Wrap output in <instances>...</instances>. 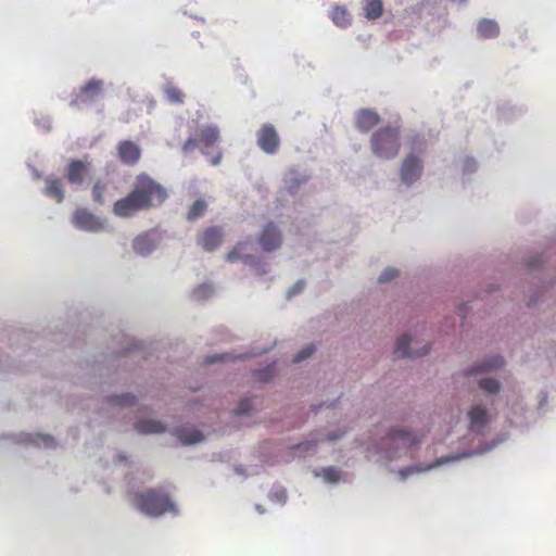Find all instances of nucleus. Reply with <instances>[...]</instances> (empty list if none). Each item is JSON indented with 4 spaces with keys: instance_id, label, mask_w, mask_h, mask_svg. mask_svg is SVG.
<instances>
[{
    "instance_id": "obj_8",
    "label": "nucleus",
    "mask_w": 556,
    "mask_h": 556,
    "mask_svg": "<svg viewBox=\"0 0 556 556\" xmlns=\"http://www.w3.org/2000/svg\"><path fill=\"white\" fill-rule=\"evenodd\" d=\"M256 143H258L262 152L266 154L276 153L279 150L280 138L275 126L271 124L261 126L258 134H256Z\"/></svg>"
},
{
    "instance_id": "obj_11",
    "label": "nucleus",
    "mask_w": 556,
    "mask_h": 556,
    "mask_svg": "<svg viewBox=\"0 0 556 556\" xmlns=\"http://www.w3.org/2000/svg\"><path fill=\"white\" fill-rule=\"evenodd\" d=\"M261 248L266 252L276 251L281 244V236L275 224H268L260 236Z\"/></svg>"
},
{
    "instance_id": "obj_16",
    "label": "nucleus",
    "mask_w": 556,
    "mask_h": 556,
    "mask_svg": "<svg viewBox=\"0 0 556 556\" xmlns=\"http://www.w3.org/2000/svg\"><path fill=\"white\" fill-rule=\"evenodd\" d=\"M389 441L396 447L409 448L420 443V440L403 429H392L389 433Z\"/></svg>"
},
{
    "instance_id": "obj_18",
    "label": "nucleus",
    "mask_w": 556,
    "mask_h": 556,
    "mask_svg": "<svg viewBox=\"0 0 556 556\" xmlns=\"http://www.w3.org/2000/svg\"><path fill=\"white\" fill-rule=\"evenodd\" d=\"M134 251L135 253L146 256L149 255L154 249L155 243L151 236L147 232L136 236L134 239Z\"/></svg>"
},
{
    "instance_id": "obj_39",
    "label": "nucleus",
    "mask_w": 556,
    "mask_h": 556,
    "mask_svg": "<svg viewBox=\"0 0 556 556\" xmlns=\"http://www.w3.org/2000/svg\"><path fill=\"white\" fill-rule=\"evenodd\" d=\"M303 288H305V282L300 280L292 288H290L289 296H293V295L300 293L303 290Z\"/></svg>"
},
{
    "instance_id": "obj_21",
    "label": "nucleus",
    "mask_w": 556,
    "mask_h": 556,
    "mask_svg": "<svg viewBox=\"0 0 556 556\" xmlns=\"http://www.w3.org/2000/svg\"><path fill=\"white\" fill-rule=\"evenodd\" d=\"M478 36L484 39H491L498 36V25L493 20H482L477 25Z\"/></svg>"
},
{
    "instance_id": "obj_9",
    "label": "nucleus",
    "mask_w": 556,
    "mask_h": 556,
    "mask_svg": "<svg viewBox=\"0 0 556 556\" xmlns=\"http://www.w3.org/2000/svg\"><path fill=\"white\" fill-rule=\"evenodd\" d=\"M421 172L422 165L420 157L413 153L407 154L401 165V180L404 181L406 186H410L420 178Z\"/></svg>"
},
{
    "instance_id": "obj_6",
    "label": "nucleus",
    "mask_w": 556,
    "mask_h": 556,
    "mask_svg": "<svg viewBox=\"0 0 556 556\" xmlns=\"http://www.w3.org/2000/svg\"><path fill=\"white\" fill-rule=\"evenodd\" d=\"M73 224L76 229L88 232H100L104 229V220L87 208H76L73 215Z\"/></svg>"
},
{
    "instance_id": "obj_12",
    "label": "nucleus",
    "mask_w": 556,
    "mask_h": 556,
    "mask_svg": "<svg viewBox=\"0 0 556 556\" xmlns=\"http://www.w3.org/2000/svg\"><path fill=\"white\" fill-rule=\"evenodd\" d=\"M412 341L413 340H412L409 334H404L403 337L397 339L396 346H395V350H394L395 358H397V359L405 358V357H407V358H416V357H420L422 355H427V353L429 351L428 346H424V348H421V350H410V349H408V346L410 345Z\"/></svg>"
},
{
    "instance_id": "obj_31",
    "label": "nucleus",
    "mask_w": 556,
    "mask_h": 556,
    "mask_svg": "<svg viewBox=\"0 0 556 556\" xmlns=\"http://www.w3.org/2000/svg\"><path fill=\"white\" fill-rule=\"evenodd\" d=\"M105 185L101 181H96L93 185V189H91V194H93V200L99 204L104 203V193H105Z\"/></svg>"
},
{
    "instance_id": "obj_1",
    "label": "nucleus",
    "mask_w": 556,
    "mask_h": 556,
    "mask_svg": "<svg viewBox=\"0 0 556 556\" xmlns=\"http://www.w3.org/2000/svg\"><path fill=\"white\" fill-rule=\"evenodd\" d=\"M130 504L141 514L150 517H161L166 513H177L176 505L163 488H148L140 492H134Z\"/></svg>"
},
{
    "instance_id": "obj_28",
    "label": "nucleus",
    "mask_w": 556,
    "mask_h": 556,
    "mask_svg": "<svg viewBox=\"0 0 556 556\" xmlns=\"http://www.w3.org/2000/svg\"><path fill=\"white\" fill-rule=\"evenodd\" d=\"M443 462L442 460H438L435 462V464H432V465H427L425 467L422 466H409V467H406L402 470H400V477L402 480H405L406 477H408L409 475L412 473H416V472H425L440 464H442Z\"/></svg>"
},
{
    "instance_id": "obj_14",
    "label": "nucleus",
    "mask_w": 556,
    "mask_h": 556,
    "mask_svg": "<svg viewBox=\"0 0 556 556\" xmlns=\"http://www.w3.org/2000/svg\"><path fill=\"white\" fill-rule=\"evenodd\" d=\"M141 155V151L139 146L131 141H122L118 144V156L121 162L126 165H135L139 162Z\"/></svg>"
},
{
    "instance_id": "obj_5",
    "label": "nucleus",
    "mask_w": 556,
    "mask_h": 556,
    "mask_svg": "<svg viewBox=\"0 0 556 556\" xmlns=\"http://www.w3.org/2000/svg\"><path fill=\"white\" fill-rule=\"evenodd\" d=\"M102 88H104V81L100 78H91L89 81L85 83L75 93L73 100H71L70 105L73 108H79L80 105L88 104L94 101L97 98L101 96Z\"/></svg>"
},
{
    "instance_id": "obj_30",
    "label": "nucleus",
    "mask_w": 556,
    "mask_h": 556,
    "mask_svg": "<svg viewBox=\"0 0 556 556\" xmlns=\"http://www.w3.org/2000/svg\"><path fill=\"white\" fill-rule=\"evenodd\" d=\"M110 403L117 406H132L135 403L134 395H130L128 393L110 397Z\"/></svg>"
},
{
    "instance_id": "obj_4",
    "label": "nucleus",
    "mask_w": 556,
    "mask_h": 556,
    "mask_svg": "<svg viewBox=\"0 0 556 556\" xmlns=\"http://www.w3.org/2000/svg\"><path fill=\"white\" fill-rule=\"evenodd\" d=\"M219 138L220 134L217 126H204L200 128L198 136L187 138L184 146H181V151L189 153L194 148L201 147V153L208 156L210 151L207 149L214 147Z\"/></svg>"
},
{
    "instance_id": "obj_23",
    "label": "nucleus",
    "mask_w": 556,
    "mask_h": 556,
    "mask_svg": "<svg viewBox=\"0 0 556 556\" xmlns=\"http://www.w3.org/2000/svg\"><path fill=\"white\" fill-rule=\"evenodd\" d=\"M135 429L138 430L139 433H163L165 426L159 421L144 420L136 422Z\"/></svg>"
},
{
    "instance_id": "obj_37",
    "label": "nucleus",
    "mask_w": 556,
    "mask_h": 556,
    "mask_svg": "<svg viewBox=\"0 0 556 556\" xmlns=\"http://www.w3.org/2000/svg\"><path fill=\"white\" fill-rule=\"evenodd\" d=\"M211 292H212V287L208 285H203V286L195 288L194 296H195V299L201 300V299L210 296Z\"/></svg>"
},
{
    "instance_id": "obj_38",
    "label": "nucleus",
    "mask_w": 556,
    "mask_h": 556,
    "mask_svg": "<svg viewBox=\"0 0 556 556\" xmlns=\"http://www.w3.org/2000/svg\"><path fill=\"white\" fill-rule=\"evenodd\" d=\"M230 354H215L208 358H206V363H220L225 361H230Z\"/></svg>"
},
{
    "instance_id": "obj_17",
    "label": "nucleus",
    "mask_w": 556,
    "mask_h": 556,
    "mask_svg": "<svg viewBox=\"0 0 556 556\" xmlns=\"http://www.w3.org/2000/svg\"><path fill=\"white\" fill-rule=\"evenodd\" d=\"M87 172V167L84 162L75 160L70 162L67 174V180L73 185H80L84 181L85 175Z\"/></svg>"
},
{
    "instance_id": "obj_27",
    "label": "nucleus",
    "mask_w": 556,
    "mask_h": 556,
    "mask_svg": "<svg viewBox=\"0 0 556 556\" xmlns=\"http://www.w3.org/2000/svg\"><path fill=\"white\" fill-rule=\"evenodd\" d=\"M206 210V203L203 200H195L193 204H191L189 212H187V220L194 222L199 217H201Z\"/></svg>"
},
{
    "instance_id": "obj_25",
    "label": "nucleus",
    "mask_w": 556,
    "mask_h": 556,
    "mask_svg": "<svg viewBox=\"0 0 556 556\" xmlns=\"http://www.w3.org/2000/svg\"><path fill=\"white\" fill-rule=\"evenodd\" d=\"M331 21L337 26L345 27L351 24V15L346 11V9L341 8V7H336L331 11Z\"/></svg>"
},
{
    "instance_id": "obj_24",
    "label": "nucleus",
    "mask_w": 556,
    "mask_h": 556,
    "mask_svg": "<svg viewBox=\"0 0 556 556\" xmlns=\"http://www.w3.org/2000/svg\"><path fill=\"white\" fill-rule=\"evenodd\" d=\"M503 366V358L501 356H493L486 362L479 365L477 368L470 369L467 375H476L478 372H486Z\"/></svg>"
},
{
    "instance_id": "obj_44",
    "label": "nucleus",
    "mask_w": 556,
    "mask_h": 556,
    "mask_svg": "<svg viewBox=\"0 0 556 556\" xmlns=\"http://www.w3.org/2000/svg\"><path fill=\"white\" fill-rule=\"evenodd\" d=\"M460 2H464L465 0H459Z\"/></svg>"
},
{
    "instance_id": "obj_3",
    "label": "nucleus",
    "mask_w": 556,
    "mask_h": 556,
    "mask_svg": "<svg viewBox=\"0 0 556 556\" xmlns=\"http://www.w3.org/2000/svg\"><path fill=\"white\" fill-rule=\"evenodd\" d=\"M128 194L154 208L163 205L167 198L164 186L146 174H139L136 177L132 189Z\"/></svg>"
},
{
    "instance_id": "obj_43",
    "label": "nucleus",
    "mask_w": 556,
    "mask_h": 556,
    "mask_svg": "<svg viewBox=\"0 0 556 556\" xmlns=\"http://www.w3.org/2000/svg\"><path fill=\"white\" fill-rule=\"evenodd\" d=\"M338 438H340V435H334V434H330V435H329V440H330V441H334V440H337Z\"/></svg>"
},
{
    "instance_id": "obj_29",
    "label": "nucleus",
    "mask_w": 556,
    "mask_h": 556,
    "mask_svg": "<svg viewBox=\"0 0 556 556\" xmlns=\"http://www.w3.org/2000/svg\"><path fill=\"white\" fill-rule=\"evenodd\" d=\"M478 387L490 394H496L498 391V382L492 378H481L480 381H478Z\"/></svg>"
},
{
    "instance_id": "obj_22",
    "label": "nucleus",
    "mask_w": 556,
    "mask_h": 556,
    "mask_svg": "<svg viewBox=\"0 0 556 556\" xmlns=\"http://www.w3.org/2000/svg\"><path fill=\"white\" fill-rule=\"evenodd\" d=\"M365 16L369 21H376L382 15V2L381 0H364Z\"/></svg>"
},
{
    "instance_id": "obj_41",
    "label": "nucleus",
    "mask_w": 556,
    "mask_h": 556,
    "mask_svg": "<svg viewBox=\"0 0 556 556\" xmlns=\"http://www.w3.org/2000/svg\"><path fill=\"white\" fill-rule=\"evenodd\" d=\"M220 161H222V151L220 150H216V152L214 153L213 157H211V165L218 166Z\"/></svg>"
},
{
    "instance_id": "obj_19",
    "label": "nucleus",
    "mask_w": 556,
    "mask_h": 556,
    "mask_svg": "<svg viewBox=\"0 0 556 556\" xmlns=\"http://www.w3.org/2000/svg\"><path fill=\"white\" fill-rule=\"evenodd\" d=\"M46 197L53 198L58 203L64 201V189L62 188V182L58 177H48L46 178V188H45Z\"/></svg>"
},
{
    "instance_id": "obj_33",
    "label": "nucleus",
    "mask_w": 556,
    "mask_h": 556,
    "mask_svg": "<svg viewBox=\"0 0 556 556\" xmlns=\"http://www.w3.org/2000/svg\"><path fill=\"white\" fill-rule=\"evenodd\" d=\"M315 352V346L313 344L304 346L299 354H296L293 358V362L301 363L304 359H307L311 357V355Z\"/></svg>"
},
{
    "instance_id": "obj_42",
    "label": "nucleus",
    "mask_w": 556,
    "mask_h": 556,
    "mask_svg": "<svg viewBox=\"0 0 556 556\" xmlns=\"http://www.w3.org/2000/svg\"><path fill=\"white\" fill-rule=\"evenodd\" d=\"M311 446H312V444H311V443H305V444H302V445L296 446V448H299V450H304V448H305V450H307V448H308V447H311Z\"/></svg>"
},
{
    "instance_id": "obj_34",
    "label": "nucleus",
    "mask_w": 556,
    "mask_h": 556,
    "mask_svg": "<svg viewBox=\"0 0 556 556\" xmlns=\"http://www.w3.org/2000/svg\"><path fill=\"white\" fill-rule=\"evenodd\" d=\"M397 274L399 271L393 267L386 268V270H383L379 277V282H390L397 277Z\"/></svg>"
},
{
    "instance_id": "obj_7",
    "label": "nucleus",
    "mask_w": 556,
    "mask_h": 556,
    "mask_svg": "<svg viewBox=\"0 0 556 556\" xmlns=\"http://www.w3.org/2000/svg\"><path fill=\"white\" fill-rule=\"evenodd\" d=\"M154 208L153 206L146 204V202L134 198L128 194L115 201L113 205V213L117 217H130L140 211H148Z\"/></svg>"
},
{
    "instance_id": "obj_20",
    "label": "nucleus",
    "mask_w": 556,
    "mask_h": 556,
    "mask_svg": "<svg viewBox=\"0 0 556 556\" xmlns=\"http://www.w3.org/2000/svg\"><path fill=\"white\" fill-rule=\"evenodd\" d=\"M176 438L181 441L184 444H194L201 442L204 437L200 432V430L189 428V427H180L175 429Z\"/></svg>"
},
{
    "instance_id": "obj_10",
    "label": "nucleus",
    "mask_w": 556,
    "mask_h": 556,
    "mask_svg": "<svg viewBox=\"0 0 556 556\" xmlns=\"http://www.w3.org/2000/svg\"><path fill=\"white\" fill-rule=\"evenodd\" d=\"M223 232L219 227H208L198 236V244L205 252H213L220 247Z\"/></svg>"
},
{
    "instance_id": "obj_2",
    "label": "nucleus",
    "mask_w": 556,
    "mask_h": 556,
    "mask_svg": "<svg viewBox=\"0 0 556 556\" xmlns=\"http://www.w3.org/2000/svg\"><path fill=\"white\" fill-rule=\"evenodd\" d=\"M370 149L380 159L391 160L401 151V134L395 126H386L371 134Z\"/></svg>"
},
{
    "instance_id": "obj_32",
    "label": "nucleus",
    "mask_w": 556,
    "mask_h": 556,
    "mask_svg": "<svg viewBox=\"0 0 556 556\" xmlns=\"http://www.w3.org/2000/svg\"><path fill=\"white\" fill-rule=\"evenodd\" d=\"M242 249H244V243H237L235 249L230 250V252H228V254H226V261L229 263L240 261L242 258V256H241Z\"/></svg>"
},
{
    "instance_id": "obj_40",
    "label": "nucleus",
    "mask_w": 556,
    "mask_h": 556,
    "mask_svg": "<svg viewBox=\"0 0 556 556\" xmlns=\"http://www.w3.org/2000/svg\"><path fill=\"white\" fill-rule=\"evenodd\" d=\"M304 181H305L304 178H302L301 180H295L294 178L290 177V179L287 180V185H289L290 192H292L298 185H300Z\"/></svg>"
},
{
    "instance_id": "obj_35",
    "label": "nucleus",
    "mask_w": 556,
    "mask_h": 556,
    "mask_svg": "<svg viewBox=\"0 0 556 556\" xmlns=\"http://www.w3.org/2000/svg\"><path fill=\"white\" fill-rule=\"evenodd\" d=\"M252 408V400L249 397H244L240 401L239 405H237L236 414L243 415L250 413Z\"/></svg>"
},
{
    "instance_id": "obj_26",
    "label": "nucleus",
    "mask_w": 556,
    "mask_h": 556,
    "mask_svg": "<svg viewBox=\"0 0 556 556\" xmlns=\"http://www.w3.org/2000/svg\"><path fill=\"white\" fill-rule=\"evenodd\" d=\"M165 97L169 103L181 104L185 102V93L173 84H166L164 88Z\"/></svg>"
},
{
    "instance_id": "obj_36",
    "label": "nucleus",
    "mask_w": 556,
    "mask_h": 556,
    "mask_svg": "<svg viewBox=\"0 0 556 556\" xmlns=\"http://www.w3.org/2000/svg\"><path fill=\"white\" fill-rule=\"evenodd\" d=\"M324 478L331 483L338 482L340 481V471L336 468H325Z\"/></svg>"
},
{
    "instance_id": "obj_13",
    "label": "nucleus",
    "mask_w": 556,
    "mask_h": 556,
    "mask_svg": "<svg viewBox=\"0 0 556 556\" xmlns=\"http://www.w3.org/2000/svg\"><path fill=\"white\" fill-rule=\"evenodd\" d=\"M380 123V115L372 110H361L355 114V126L361 132H368Z\"/></svg>"
},
{
    "instance_id": "obj_15",
    "label": "nucleus",
    "mask_w": 556,
    "mask_h": 556,
    "mask_svg": "<svg viewBox=\"0 0 556 556\" xmlns=\"http://www.w3.org/2000/svg\"><path fill=\"white\" fill-rule=\"evenodd\" d=\"M467 417H469L470 430L475 433H482V430H484L488 425L486 409L481 405H475L469 413H467Z\"/></svg>"
}]
</instances>
